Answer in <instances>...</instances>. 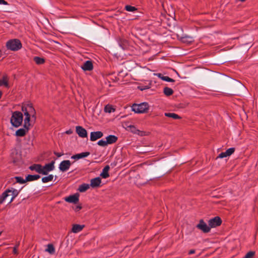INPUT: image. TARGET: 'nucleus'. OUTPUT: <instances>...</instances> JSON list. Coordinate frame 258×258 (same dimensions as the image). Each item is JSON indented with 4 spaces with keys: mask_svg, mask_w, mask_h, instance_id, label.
<instances>
[{
    "mask_svg": "<svg viewBox=\"0 0 258 258\" xmlns=\"http://www.w3.org/2000/svg\"><path fill=\"white\" fill-rule=\"evenodd\" d=\"M73 133V130H71V129H70V130H69L65 132V133H66V134H68V135H71V134H72Z\"/></svg>",
    "mask_w": 258,
    "mask_h": 258,
    "instance_id": "obj_43",
    "label": "nucleus"
},
{
    "mask_svg": "<svg viewBox=\"0 0 258 258\" xmlns=\"http://www.w3.org/2000/svg\"><path fill=\"white\" fill-rule=\"evenodd\" d=\"M119 44L120 46L123 49H126L127 48L128 46V42L127 40L121 39L120 40L119 42Z\"/></svg>",
    "mask_w": 258,
    "mask_h": 258,
    "instance_id": "obj_24",
    "label": "nucleus"
},
{
    "mask_svg": "<svg viewBox=\"0 0 258 258\" xmlns=\"http://www.w3.org/2000/svg\"><path fill=\"white\" fill-rule=\"evenodd\" d=\"M104 111L106 112L111 113L114 112L115 109L111 106V105H107L104 108Z\"/></svg>",
    "mask_w": 258,
    "mask_h": 258,
    "instance_id": "obj_33",
    "label": "nucleus"
},
{
    "mask_svg": "<svg viewBox=\"0 0 258 258\" xmlns=\"http://www.w3.org/2000/svg\"><path fill=\"white\" fill-rule=\"evenodd\" d=\"M55 161L53 160L50 163L45 164L44 166H42L41 174L47 175L48 173L53 171L54 169Z\"/></svg>",
    "mask_w": 258,
    "mask_h": 258,
    "instance_id": "obj_5",
    "label": "nucleus"
},
{
    "mask_svg": "<svg viewBox=\"0 0 258 258\" xmlns=\"http://www.w3.org/2000/svg\"><path fill=\"white\" fill-rule=\"evenodd\" d=\"M226 153L228 155V156L232 155L235 151V148H230L227 149L226 151Z\"/></svg>",
    "mask_w": 258,
    "mask_h": 258,
    "instance_id": "obj_37",
    "label": "nucleus"
},
{
    "mask_svg": "<svg viewBox=\"0 0 258 258\" xmlns=\"http://www.w3.org/2000/svg\"><path fill=\"white\" fill-rule=\"evenodd\" d=\"M82 209V207L81 206H77L75 209L76 211H79Z\"/></svg>",
    "mask_w": 258,
    "mask_h": 258,
    "instance_id": "obj_45",
    "label": "nucleus"
},
{
    "mask_svg": "<svg viewBox=\"0 0 258 258\" xmlns=\"http://www.w3.org/2000/svg\"><path fill=\"white\" fill-rule=\"evenodd\" d=\"M124 9L128 12H134L137 10V9L136 7L130 5L125 6Z\"/></svg>",
    "mask_w": 258,
    "mask_h": 258,
    "instance_id": "obj_32",
    "label": "nucleus"
},
{
    "mask_svg": "<svg viewBox=\"0 0 258 258\" xmlns=\"http://www.w3.org/2000/svg\"><path fill=\"white\" fill-rule=\"evenodd\" d=\"M137 135H138L140 136H143L145 135V133L143 131H140L139 130H136V134Z\"/></svg>",
    "mask_w": 258,
    "mask_h": 258,
    "instance_id": "obj_39",
    "label": "nucleus"
},
{
    "mask_svg": "<svg viewBox=\"0 0 258 258\" xmlns=\"http://www.w3.org/2000/svg\"><path fill=\"white\" fill-rule=\"evenodd\" d=\"M117 140V137L114 135H109L106 137L107 144H112L115 143Z\"/></svg>",
    "mask_w": 258,
    "mask_h": 258,
    "instance_id": "obj_21",
    "label": "nucleus"
},
{
    "mask_svg": "<svg viewBox=\"0 0 258 258\" xmlns=\"http://www.w3.org/2000/svg\"><path fill=\"white\" fill-rule=\"evenodd\" d=\"M0 5H8V3L5 0H0Z\"/></svg>",
    "mask_w": 258,
    "mask_h": 258,
    "instance_id": "obj_42",
    "label": "nucleus"
},
{
    "mask_svg": "<svg viewBox=\"0 0 258 258\" xmlns=\"http://www.w3.org/2000/svg\"><path fill=\"white\" fill-rule=\"evenodd\" d=\"M23 118V113L21 112L15 111L12 113L11 123L13 126L18 127L22 124Z\"/></svg>",
    "mask_w": 258,
    "mask_h": 258,
    "instance_id": "obj_2",
    "label": "nucleus"
},
{
    "mask_svg": "<svg viewBox=\"0 0 258 258\" xmlns=\"http://www.w3.org/2000/svg\"><path fill=\"white\" fill-rule=\"evenodd\" d=\"M130 127L131 130V132L134 134H136V130H138L134 125H130Z\"/></svg>",
    "mask_w": 258,
    "mask_h": 258,
    "instance_id": "obj_41",
    "label": "nucleus"
},
{
    "mask_svg": "<svg viewBox=\"0 0 258 258\" xmlns=\"http://www.w3.org/2000/svg\"><path fill=\"white\" fill-rule=\"evenodd\" d=\"M54 154L58 157H60V156H61L63 154L62 153H58V152H54Z\"/></svg>",
    "mask_w": 258,
    "mask_h": 258,
    "instance_id": "obj_44",
    "label": "nucleus"
},
{
    "mask_svg": "<svg viewBox=\"0 0 258 258\" xmlns=\"http://www.w3.org/2000/svg\"><path fill=\"white\" fill-rule=\"evenodd\" d=\"M101 183V179L98 177L91 179L90 185L92 188H95L99 187L100 186Z\"/></svg>",
    "mask_w": 258,
    "mask_h": 258,
    "instance_id": "obj_13",
    "label": "nucleus"
},
{
    "mask_svg": "<svg viewBox=\"0 0 258 258\" xmlns=\"http://www.w3.org/2000/svg\"><path fill=\"white\" fill-rule=\"evenodd\" d=\"M71 165V162L70 160H63L61 161L59 165V169L62 172H65L69 169Z\"/></svg>",
    "mask_w": 258,
    "mask_h": 258,
    "instance_id": "obj_8",
    "label": "nucleus"
},
{
    "mask_svg": "<svg viewBox=\"0 0 258 258\" xmlns=\"http://www.w3.org/2000/svg\"><path fill=\"white\" fill-rule=\"evenodd\" d=\"M221 223L222 220L221 218L218 216L210 219L208 222L209 225L211 228L219 226L221 224Z\"/></svg>",
    "mask_w": 258,
    "mask_h": 258,
    "instance_id": "obj_7",
    "label": "nucleus"
},
{
    "mask_svg": "<svg viewBox=\"0 0 258 258\" xmlns=\"http://www.w3.org/2000/svg\"><path fill=\"white\" fill-rule=\"evenodd\" d=\"M197 227L204 233H208L211 230L210 226H208L203 219L200 220L199 223L197 225Z\"/></svg>",
    "mask_w": 258,
    "mask_h": 258,
    "instance_id": "obj_6",
    "label": "nucleus"
},
{
    "mask_svg": "<svg viewBox=\"0 0 258 258\" xmlns=\"http://www.w3.org/2000/svg\"><path fill=\"white\" fill-rule=\"evenodd\" d=\"M53 179V175L52 174H49L47 176H45L42 178V181L43 183H46L51 181Z\"/></svg>",
    "mask_w": 258,
    "mask_h": 258,
    "instance_id": "obj_29",
    "label": "nucleus"
},
{
    "mask_svg": "<svg viewBox=\"0 0 258 258\" xmlns=\"http://www.w3.org/2000/svg\"><path fill=\"white\" fill-rule=\"evenodd\" d=\"M10 190L11 191V192H10L11 195L12 196L11 199V200L9 202V203H11L14 201L15 198L18 196L20 190H18L15 189L13 187H11V188H10Z\"/></svg>",
    "mask_w": 258,
    "mask_h": 258,
    "instance_id": "obj_18",
    "label": "nucleus"
},
{
    "mask_svg": "<svg viewBox=\"0 0 258 258\" xmlns=\"http://www.w3.org/2000/svg\"><path fill=\"white\" fill-rule=\"evenodd\" d=\"M195 253V250L194 249H191L189 251L188 254H192Z\"/></svg>",
    "mask_w": 258,
    "mask_h": 258,
    "instance_id": "obj_46",
    "label": "nucleus"
},
{
    "mask_svg": "<svg viewBox=\"0 0 258 258\" xmlns=\"http://www.w3.org/2000/svg\"><path fill=\"white\" fill-rule=\"evenodd\" d=\"M177 37H178L179 40L183 43H190L194 41V39L192 37L187 35H183L182 36L180 37L178 35Z\"/></svg>",
    "mask_w": 258,
    "mask_h": 258,
    "instance_id": "obj_11",
    "label": "nucleus"
},
{
    "mask_svg": "<svg viewBox=\"0 0 258 258\" xmlns=\"http://www.w3.org/2000/svg\"><path fill=\"white\" fill-rule=\"evenodd\" d=\"M158 76L163 81H165L166 82H175L174 80H173L172 78H170L168 76H162L161 77V74H159Z\"/></svg>",
    "mask_w": 258,
    "mask_h": 258,
    "instance_id": "obj_31",
    "label": "nucleus"
},
{
    "mask_svg": "<svg viewBox=\"0 0 258 258\" xmlns=\"http://www.w3.org/2000/svg\"><path fill=\"white\" fill-rule=\"evenodd\" d=\"M45 251L49 252L50 254H52L55 252V248L52 244H48L47 245V248L45 249Z\"/></svg>",
    "mask_w": 258,
    "mask_h": 258,
    "instance_id": "obj_28",
    "label": "nucleus"
},
{
    "mask_svg": "<svg viewBox=\"0 0 258 258\" xmlns=\"http://www.w3.org/2000/svg\"><path fill=\"white\" fill-rule=\"evenodd\" d=\"M4 86L7 88H9V83L7 76H3L2 79L0 80V86Z\"/></svg>",
    "mask_w": 258,
    "mask_h": 258,
    "instance_id": "obj_25",
    "label": "nucleus"
},
{
    "mask_svg": "<svg viewBox=\"0 0 258 258\" xmlns=\"http://www.w3.org/2000/svg\"><path fill=\"white\" fill-rule=\"evenodd\" d=\"M33 60L37 64L39 65L43 64L45 62V59L39 56H35Z\"/></svg>",
    "mask_w": 258,
    "mask_h": 258,
    "instance_id": "obj_26",
    "label": "nucleus"
},
{
    "mask_svg": "<svg viewBox=\"0 0 258 258\" xmlns=\"http://www.w3.org/2000/svg\"><path fill=\"white\" fill-rule=\"evenodd\" d=\"M90 154V153L89 152H82V153H81L79 154H77L73 155L71 157V158L75 159V160H79L80 159L86 157L88 156H89Z\"/></svg>",
    "mask_w": 258,
    "mask_h": 258,
    "instance_id": "obj_16",
    "label": "nucleus"
},
{
    "mask_svg": "<svg viewBox=\"0 0 258 258\" xmlns=\"http://www.w3.org/2000/svg\"><path fill=\"white\" fill-rule=\"evenodd\" d=\"M97 144L99 145V146H102V147H105L106 146H107L108 144L106 142V141H104L103 140H101L100 141H99L97 143Z\"/></svg>",
    "mask_w": 258,
    "mask_h": 258,
    "instance_id": "obj_36",
    "label": "nucleus"
},
{
    "mask_svg": "<svg viewBox=\"0 0 258 258\" xmlns=\"http://www.w3.org/2000/svg\"><path fill=\"white\" fill-rule=\"evenodd\" d=\"M15 178V179L16 180V182H17L20 183H21V184L24 183L26 181H27V180H26V178L25 179H24L21 177L16 176Z\"/></svg>",
    "mask_w": 258,
    "mask_h": 258,
    "instance_id": "obj_34",
    "label": "nucleus"
},
{
    "mask_svg": "<svg viewBox=\"0 0 258 258\" xmlns=\"http://www.w3.org/2000/svg\"><path fill=\"white\" fill-rule=\"evenodd\" d=\"M7 48L12 51H17L20 49L22 45L20 40L14 39L9 40L6 43Z\"/></svg>",
    "mask_w": 258,
    "mask_h": 258,
    "instance_id": "obj_3",
    "label": "nucleus"
},
{
    "mask_svg": "<svg viewBox=\"0 0 258 258\" xmlns=\"http://www.w3.org/2000/svg\"><path fill=\"white\" fill-rule=\"evenodd\" d=\"M84 225H81L79 224H74L72 229V231L73 233H78L82 230Z\"/></svg>",
    "mask_w": 258,
    "mask_h": 258,
    "instance_id": "obj_20",
    "label": "nucleus"
},
{
    "mask_svg": "<svg viewBox=\"0 0 258 258\" xmlns=\"http://www.w3.org/2000/svg\"><path fill=\"white\" fill-rule=\"evenodd\" d=\"M165 115L167 117H171L175 119H180L181 117L174 113H165Z\"/></svg>",
    "mask_w": 258,
    "mask_h": 258,
    "instance_id": "obj_27",
    "label": "nucleus"
},
{
    "mask_svg": "<svg viewBox=\"0 0 258 258\" xmlns=\"http://www.w3.org/2000/svg\"><path fill=\"white\" fill-rule=\"evenodd\" d=\"M2 233V231H1L0 232V235H1Z\"/></svg>",
    "mask_w": 258,
    "mask_h": 258,
    "instance_id": "obj_47",
    "label": "nucleus"
},
{
    "mask_svg": "<svg viewBox=\"0 0 258 258\" xmlns=\"http://www.w3.org/2000/svg\"><path fill=\"white\" fill-rule=\"evenodd\" d=\"M90 184L87 183H83L79 186L78 188V190L80 192H83L87 190L90 188Z\"/></svg>",
    "mask_w": 258,
    "mask_h": 258,
    "instance_id": "obj_23",
    "label": "nucleus"
},
{
    "mask_svg": "<svg viewBox=\"0 0 258 258\" xmlns=\"http://www.w3.org/2000/svg\"><path fill=\"white\" fill-rule=\"evenodd\" d=\"M103 136V133L100 131L91 132L90 134V140L91 141H95L102 137Z\"/></svg>",
    "mask_w": 258,
    "mask_h": 258,
    "instance_id": "obj_12",
    "label": "nucleus"
},
{
    "mask_svg": "<svg viewBox=\"0 0 258 258\" xmlns=\"http://www.w3.org/2000/svg\"><path fill=\"white\" fill-rule=\"evenodd\" d=\"M29 168L31 171H35L39 174H41L42 165L41 164H34L30 166Z\"/></svg>",
    "mask_w": 258,
    "mask_h": 258,
    "instance_id": "obj_15",
    "label": "nucleus"
},
{
    "mask_svg": "<svg viewBox=\"0 0 258 258\" xmlns=\"http://www.w3.org/2000/svg\"><path fill=\"white\" fill-rule=\"evenodd\" d=\"M254 251H250L245 254L244 258H252L254 256Z\"/></svg>",
    "mask_w": 258,
    "mask_h": 258,
    "instance_id": "obj_35",
    "label": "nucleus"
},
{
    "mask_svg": "<svg viewBox=\"0 0 258 258\" xmlns=\"http://www.w3.org/2000/svg\"><path fill=\"white\" fill-rule=\"evenodd\" d=\"M149 106L148 103L143 102L139 104H134L132 106V110L136 113H143L149 110Z\"/></svg>",
    "mask_w": 258,
    "mask_h": 258,
    "instance_id": "obj_4",
    "label": "nucleus"
},
{
    "mask_svg": "<svg viewBox=\"0 0 258 258\" xmlns=\"http://www.w3.org/2000/svg\"><path fill=\"white\" fill-rule=\"evenodd\" d=\"M19 246V242L17 244H16L15 247H14L13 253L14 254H18V252L17 249H18Z\"/></svg>",
    "mask_w": 258,
    "mask_h": 258,
    "instance_id": "obj_40",
    "label": "nucleus"
},
{
    "mask_svg": "<svg viewBox=\"0 0 258 258\" xmlns=\"http://www.w3.org/2000/svg\"><path fill=\"white\" fill-rule=\"evenodd\" d=\"M76 132L81 138H86L87 137V132L86 130L81 126H77L76 127Z\"/></svg>",
    "mask_w": 258,
    "mask_h": 258,
    "instance_id": "obj_10",
    "label": "nucleus"
},
{
    "mask_svg": "<svg viewBox=\"0 0 258 258\" xmlns=\"http://www.w3.org/2000/svg\"><path fill=\"white\" fill-rule=\"evenodd\" d=\"M81 68L85 71H90L93 70V65L91 60H87L81 66Z\"/></svg>",
    "mask_w": 258,
    "mask_h": 258,
    "instance_id": "obj_14",
    "label": "nucleus"
},
{
    "mask_svg": "<svg viewBox=\"0 0 258 258\" xmlns=\"http://www.w3.org/2000/svg\"><path fill=\"white\" fill-rule=\"evenodd\" d=\"M163 92L165 95L169 96L173 93V91L171 88L166 87L164 88Z\"/></svg>",
    "mask_w": 258,
    "mask_h": 258,
    "instance_id": "obj_30",
    "label": "nucleus"
},
{
    "mask_svg": "<svg viewBox=\"0 0 258 258\" xmlns=\"http://www.w3.org/2000/svg\"><path fill=\"white\" fill-rule=\"evenodd\" d=\"M10 188H8L0 196V205L3 204L6 198L11 195V194H10Z\"/></svg>",
    "mask_w": 258,
    "mask_h": 258,
    "instance_id": "obj_17",
    "label": "nucleus"
},
{
    "mask_svg": "<svg viewBox=\"0 0 258 258\" xmlns=\"http://www.w3.org/2000/svg\"><path fill=\"white\" fill-rule=\"evenodd\" d=\"M228 156V155L227 154L226 151H225L224 152L221 153L218 156V158H223L227 157Z\"/></svg>",
    "mask_w": 258,
    "mask_h": 258,
    "instance_id": "obj_38",
    "label": "nucleus"
},
{
    "mask_svg": "<svg viewBox=\"0 0 258 258\" xmlns=\"http://www.w3.org/2000/svg\"><path fill=\"white\" fill-rule=\"evenodd\" d=\"M110 169V167L109 165L105 166L103 169L102 172L101 173L100 175L103 178H106L109 176V174L108 173L109 170Z\"/></svg>",
    "mask_w": 258,
    "mask_h": 258,
    "instance_id": "obj_19",
    "label": "nucleus"
},
{
    "mask_svg": "<svg viewBox=\"0 0 258 258\" xmlns=\"http://www.w3.org/2000/svg\"><path fill=\"white\" fill-rule=\"evenodd\" d=\"M40 178V176L38 174L31 175L29 174L26 176V180L27 181H32L36 180Z\"/></svg>",
    "mask_w": 258,
    "mask_h": 258,
    "instance_id": "obj_22",
    "label": "nucleus"
},
{
    "mask_svg": "<svg viewBox=\"0 0 258 258\" xmlns=\"http://www.w3.org/2000/svg\"><path fill=\"white\" fill-rule=\"evenodd\" d=\"M22 111L25 116L24 119V128L18 130L15 135L17 137H24L28 132L31 125V123L35 122L36 119V112L31 103L23 104L22 106Z\"/></svg>",
    "mask_w": 258,
    "mask_h": 258,
    "instance_id": "obj_1",
    "label": "nucleus"
},
{
    "mask_svg": "<svg viewBox=\"0 0 258 258\" xmlns=\"http://www.w3.org/2000/svg\"><path fill=\"white\" fill-rule=\"evenodd\" d=\"M64 200L70 203L77 204L79 201V194H75L66 197Z\"/></svg>",
    "mask_w": 258,
    "mask_h": 258,
    "instance_id": "obj_9",
    "label": "nucleus"
}]
</instances>
